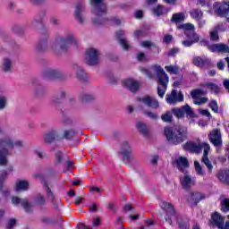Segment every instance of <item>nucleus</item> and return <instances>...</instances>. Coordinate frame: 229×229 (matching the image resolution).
I'll return each mask as SVG.
<instances>
[{
	"instance_id": "1",
	"label": "nucleus",
	"mask_w": 229,
	"mask_h": 229,
	"mask_svg": "<svg viewBox=\"0 0 229 229\" xmlns=\"http://www.w3.org/2000/svg\"><path fill=\"white\" fill-rule=\"evenodd\" d=\"M69 44L73 46V47H78V46H80V41H78L74 33L68 32L64 36L57 34L54 38L51 49L55 52L56 55H60L61 53H65L67 49H69Z\"/></svg>"
},
{
	"instance_id": "2",
	"label": "nucleus",
	"mask_w": 229,
	"mask_h": 229,
	"mask_svg": "<svg viewBox=\"0 0 229 229\" xmlns=\"http://www.w3.org/2000/svg\"><path fill=\"white\" fill-rule=\"evenodd\" d=\"M24 148V141L18 140L13 141V138L10 135H5L0 138V165H6L8 164V157L10 150L13 148Z\"/></svg>"
},
{
	"instance_id": "3",
	"label": "nucleus",
	"mask_w": 229,
	"mask_h": 229,
	"mask_svg": "<svg viewBox=\"0 0 229 229\" xmlns=\"http://www.w3.org/2000/svg\"><path fill=\"white\" fill-rule=\"evenodd\" d=\"M183 149L186 151H191V153H200L201 149L204 150V154L202 157V162L206 165V167L208 170V173H212V169H214V165H212V162L208 159V152L210 151V145L207 142L204 143H194L192 141H188L183 145Z\"/></svg>"
},
{
	"instance_id": "4",
	"label": "nucleus",
	"mask_w": 229,
	"mask_h": 229,
	"mask_svg": "<svg viewBox=\"0 0 229 229\" xmlns=\"http://www.w3.org/2000/svg\"><path fill=\"white\" fill-rule=\"evenodd\" d=\"M89 4L93 7L91 11V22L94 26L105 24L106 22V18H105L106 4L103 0H89Z\"/></svg>"
},
{
	"instance_id": "5",
	"label": "nucleus",
	"mask_w": 229,
	"mask_h": 229,
	"mask_svg": "<svg viewBox=\"0 0 229 229\" xmlns=\"http://www.w3.org/2000/svg\"><path fill=\"white\" fill-rule=\"evenodd\" d=\"M150 71L156 72L157 83V95L164 98L165 96V90H167V85L169 83V75L165 73L164 68L158 64H155L150 68Z\"/></svg>"
},
{
	"instance_id": "6",
	"label": "nucleus",
	"mask_w": 229,
	"mask_h": 229,
	"mask_svg": "<svg viewBox=\"0 0 229 229\" xmlns=\"http://www.w3.org/2000/svg\"><path fill=\"white\" fill-rule=\"evenodd\" d=\"M138 101L140 103V108H141L144 115H147V117H149V119H152L153 121H157L158 119V114L146 110V107L152 108L153 110H157L158 106H160V104L158 103V100H157L155 98L150 96H144L142 98H138Z\"/></svg>"
},
{
	"instance_id": "7",
	"label": "nucleus",
	"mask_w": 229,
	"mask_h": 229,
	"mask_svg": "<svg viewBox=\"0 0 229 229\" xmlns=\"http://www.w3.org/2000/svg\"><path fill=\"white\" fill-rule=\"evenodd\" d=\"M178 30H182L184 31L185 37L188 39L182 40V45L184 47H191L193 44H198L199 42V35H198L194 30V24L192 23H184L177 26Z\"/></svg>"
},
{
	"instance_id": "8",
	"label": "nucleus",
	"mask_w": 229,
	"mask_h": 229,
	"mask_svg": "<svg viewBox=\"0 0 229 229\" xmlns=\"http://www.w3.org/2000/svg\"><path fill=\"white\" fill-rule=\"evenodd\" d=\"M165 135L171 144H174L176 146L178 144H182L183 140H187V129L182 127L171 129L166 127L165 129Z\"/></svg>"
},
{
	"instance_id": "9",
	"label": "nucleus",
	"mask_w": 229,
	"mask_h": 229,
	"mask_svg": "<svg viewBox=\"0 0 229 229\" xmlns=\"http://www.w3.org/2000/svg\"><path fill=\"white\" fill-rule=\"evenodd\" d=\"M160 207L163 210L166 211V217H165L166 223L173 225V222L176 221L179 225V228H183V225L180 224V220H179L180 216H178V215L176 214V211H174V206H173V204L166 201H163Z\"/></svg>"
},
{
	"instance_id": "10",
	"label": "nucleus",
	"mask_w": 229,
	"mask_h": 229,
	"mask_svg": "<svg viewBox=\"0 0 229 229\" xmlns=\"http://www.w3.org/2000/svg\"><path fill=\"white\" fill-rule=\"evenodd\" d=\"M131 153L132 150L130 143L128 141H123L120 148L119 157L124 164H130V162H133V160H135V157Z\"/></svg>"
},
{
	"instance_id": "11",
	"label": "nucleus",
	"mask_w": 229,
	"mask_h": 229,
	"mask_svg": "<svg viewBox=\"0 0 229 229\" xmlns=\"http://www.w3.org/2000/svg\"><path fill=\"white\" fill-rule=\"evenodd\" d=\"M99 56L101 52L97 48H88L86 50L85 61L88 65H98L99 64Z\"/></svg>"
},
{
	"instance_id": "12",
	"label": "nucleus",
	"mask_w": 229,
	"mask_h": 229,
	"mask_svg": "<svg viewBox=\"0 0 229 229\" xmlns=\"http://www.w3.org/2000/svg\"><path fill=\"white\" fill-rule=\"evenodd\" d=\"M85 3L78 2L75 5L74 17L78 24L83 26L87 22V18L85 17Z\"/></svg>"
},
{
	"instance_id": "13",
	"label": "nucleus",
	"mask_w": 229,
	"mask_h": 229,
	"mask_svg": "<svg viewBox=\"0 0 229 229\" xmlns=\"http://www.w3.org/2000/svg\"><path fill=\"white\" fill-rule=\"evenodd\" d=\"M172 114L178 119H182L183 115H188L189 117H195L194 112H192V108L190 107L189 105H185L181 107H174L172 109Z\"/></svg>"
},
{
	"instance_id": "14",
	"label": "nucleus",
	"mask_w": 229,
	"mask_h": 229,
	"mask_svg": "<svg viewBox=\"0 0 229 229\" xmlns=\"http://www.w3.org/2000/svg\"><path fill=\"white\" fill-rule=\"evenodd\" d=\"M213 10L218 17H226L227 13H229V2H215Z\"/></svg>"
},
{
	"instance_id": "15",
	"label": "nucleus",
	"mask_w": 229,
	"mask_h": 229,
	"mask_svg": "<svg viewBox=\"0 0 229 229\" xmlns=\"http://www.w3.org/2000/svg\"><path fill=\"white\" fill-rule=\"evenodd\" d=\"M36 53H46L49 49V33L42 34L35 47Z\"/></svg>"
},
{
	"instance_id": "16",
	"label": "nucleus",
	"mask_w": 229,
	"mask_h": 229,
	"mask_svg": "<svg viewBox=\"0 0 229 229\" xmlns=\"http://www.w3.org/2000/svg\"><path fill=\"white\" fill-rule=\"evenodd\" d=\"M44 80H62L64 73L55 68H47L43 72Z\"/></svg>"
},
{
	"instance_id": "17",
	"label": "nucleus",
	"mask_w": 229,
	"mask_h": 229,
	"mask_svg": "<svg viewBox=\"0 0 229 229\" xmlns=\"http://www.w3.org/2000/svg\"><path fill=\"white\" fill-rule=\"evenodd\" d=\"M208 139L211 144L215 146V148H221L223 146V140L221 138V131L218 129L213 130L209 134H208Z\"/></svg>"
},
{
	"instance_id": "18",
	"label": "nucleus",
	"mask_w": 229,
	"mask_h": 229,
	"mask_svg": "<svg viewBox=\"0 0 229 229\" xmlns=\"http://www.w3.org/2000/svg\"><path fill=\"white\" fill-rule=\"evenodd\" d=\"M165 99L168 105H176V103H182L183 101V94L178 92L176 89H173L170 94L166 95Z\"/></svg>"
},
{
	"instance_id": "19",
	"label": "nucleus",
	"mask_w": 229,
	"mask_h": 229,
	"mask_svg": "<svg viewBox=\"0 0 229 229\" xmlns=\"http://www.w3.org/2000/svg\"><path fill=\"white\" fill-rule=\"evenodd\" d=\"M12 203L13 205H21L27 214L33 212V205L26 199H21L19 197H13Z\"/></svg>"
},
{
	"instance_id": "20",
	"label": "nucleus",
	"mask_w": 229,
	"mask_h": 229,
	"mask_svg": "<svg viewBox=\"0 0 229 229\" xmlns=\"http://www.w3.org/2000/svg\"><path fill=\"white\" fill-rule=\"evenodd\" d=\"M123 87L130 90V92H138L140 89V82L139 81H135L134 79H125L122 82Z\"/></svg>"
},
{
	"instance_id": "21",
	"label": "nucleus",
	"mask_w": 229,
	"mask_h": 229,
	"mask_svg": "<svg viewBox=\"0 0 229 229\" xmlns=\"http://www.w3.org/2000/svg\"><path fill=\"white\" fill-rule=\"evenodd\" d=\"M60 129H52L44 135V141L47 144H51L53 140H61Z\"/></svg>"
},
{
	"instance_id": "22",
	"label": "nucleus",
	"mask_w": 229,
	"mask_h": 229,
	"mask_svg": "<svg viewBox=\"0 0 229 229\" xmlns=\"http://www.w3.org/2000/svg\"><path fill=\"white\" fill-rule=\"evenodd\" d=\"M207 197L205 194L199 191H191L188 196V201L193 206L196 207L199 201H203Z\"/></svg>"
},
{
	"instance_id": "23",
	"label": "nucleus",
	"mask_w": 229,
	"mask_h": 229,
	"mask_svg": "<svg viewBox=\"0 0 229 229\" xmlns=\"http://www.w3.org/2000/svg\"><path fill=\"white\" fill-rule=\"evenodd\" d=\"M72 69L76 78H78L80 81H82V83H87L89 81V76L87 73H85V71H83L80 65L72 64Z\"/></svg>"
},
{
	"instance_id": "24",
	"label": "nucleus",
	"mask_w": 229,
	"mask_h": 229,
	"mask_svg": "<svg viewBox=\"0 0 229 229\" xmlns=\"http://www.w3.org/2000/svg\"><path fill=\"white\" fill-rule=\"evenodd\" d=\"M183 174L184 175L181 177V185L183 189L189 191L191 187H194V185L196 184V181L187 173H183Z\"/></svg>"
},
{
	"instance_id": "25",
	"label": "nucleus",
	"mask_w": 229,
	"mask_h": 229,
	"mask_svg": "<svg viewBox=\"0 0 229 229\" xmlns=\"http://www.w3.org/2000/svg\"><path fill=\"white\" fill-rule=\"evenodd\" d=\"M174 164L181 173H187L189 169V160L185 157H179L174 160Z\"/></svg>"
},
{
	"instance_id": "26",
	"label": "nucleus",
	"mask_w": 229,
	"mask_h": 229,
	"mask_svg": "<svg viewBox=\"0 0 229 229\" xmlns=\"http://www.w3.org/2000/svg\"><path fill=\"white\" fill-rule=\"evenodd\" d=\"M116 37L119 38L120 46H122L123 51H128L131 46H130V43L123 38L124 37V30H118L116 32Z\"/></svg>"
},
{
	"instance_id": "27",
	"label": "nucleus",
	"mask_w": 229,
	"mask_h": 229,
	"mask_svg": "<svg viewBox=\"0 0 229 229\" xmlns=\"http://www.w3.org/2000/svg\"><path fill=\"white\" fill-rule=\"evenodd\" d=\"M211 219L216 228H223V224L225 223V216H221V214L215 212L211 216Z\"/></svg>"
},
{
	"instance_id": "28",
	"label": "nucleus",
	"mask_w": 229,
	"mask_h": 229,
	"mask_svg": "<svg viewBox=\"0 0 229 229\" xmlns=\"http://www.w3.org/2000/svg\"><path fill=\"white\" fill-rule=\"evenodd\" d=\"M193 64L197 67H210V60L207 58H201L200 56L194 57Z\"/></svg>"
},
{
	"instance_id": "29",
	"label": "nucleus",
	"mask_w": 229,
	"mask_h": 229,
	"mask_svg": "<svg viewBox=\"0 0 229 229\" xmlns=\"http://www.w3.org/2000/svg\"><path fill=\"white\" fill-rule=\"evenodd\" d=\"M74 135H76V132L74 131L73 129H64L63 131L62 130H60V139L61 140L63 139H66L67 140H71V139H72V137H74Z\"/></svg>"
},
{
	"instance_id": "30",
	"label": "nucleus",
	"mask_w": 229,
	"mask_h": 229,
	"mask_svg": "<svg viewBox=\"0 0 229 229\" xmlns=\"http://www.w3.org/2000/svg\"><path fill=\"white\" fill-rule=\"evenodd\" d=\"M12 67H13V62L12 59L8 57L4 59L2 63V71H4V72H11Z\"/></svg>"
},
{
	"instance_id": "31",
	"label": "nucleus",
	"mask_w": 229,
	"mask_h": 229,
	"mask_svg": "<svg viewBox=\"0 0 229 229\" xmlns=\"http://www.w3.org/2000/svg\"><path fill=\"white\" fill-rule=\"evenodd\" d=\"M15 189L17 192H20L21 191H28V189H30V182L19 181L16 182Z\"/></svg>"
},
{
	"instance_id": "32",
	"label": "nucleus",
	"mask_w": 229,
	"mask_h": 229,
	"mask_svg": "<svg viewBox=\"0 0 229 229\" xmlns=\"http://www.w3.org/2000/svg\"><path fill=\"white\" fill-rule=\"evenodd\" d=\"M185 21V13H177L173 14L171 22H174L175 24H180V22H183Z\"/></svg>"
},
{
	"instance_id": "33",
	"label": "nucleus",
	"mask_w": 229,
	"mask_h": 229,
	"mask_svg": "<svg viewBox=\"0 0 229 229\" xmlns=\"http://www.w3.org/2000/svg\"><path fill=\"white\" fill-rule=\"evenodd\" d=\"M136 128L143 137H148V133H149V131H148V127L146 126V123L142 122H138L136 123Z\"/></svg>"
},
{
	"instance_id": "34",
	"label": "nucleus",
	"mask_w": 229,
	"mask_h": 229,
	"mask_svg": "<svg viewBox=\"0 0 229 229\" xmlns=\"http://www.w3.org/2000/svg\"><path fill=\"white\" fill-rule=\"evenodd\" d=\"M165 69L166 72H169V74L177 75L180 74V72H182V68H180V66H178L177 64L165 66Z\"/></svg>"
},
{
	"instance_id": "35",
	"label": "nucleus",
	"mask_w": 229,
	"mask_h": 229,
	"mask_svg": "<svg viewBox=\"0 0 229 229\" xmlns=\"http://www.w3.org/2000/svg\"><path fill=\"white\" fill-rule=\"evenodd\" d=\"M218 180L223 183H229V170H221L218 174Z\"/></svg>"
},
{
	"instance_id": "36",
	"label": "nucleus",
	"mask_w": 229,
	"mask_h": 229,
	"mask_svg": "<svg viewBox=\"0 0 229 229\" xmlns=\"http://www.w3.org/2000/svg\"><path fill=\"white\" fill-rule=\"evenodd\" d=\"M190 15L191 19H195V21H201L203 19V11L200 9H193L190 12Z\"/></svg>"
},
{
	"instance_id": "37",
	"label": "nucleus",
	"mask_w": 229,
	"mask_h": 229,
	"mask_svg": "<svg viewBox=\"0 0 229 229\" xmlns=\"http://www.w3.org/2000/svg\"><path fill=\"white\" fill-rule=\"evenodd\" d=\"M46 192L48 199H51L53 205L56 207V203H60V200L55 199V195L53 194V191H51V188H49V186L46 187Z\"/></svg>"
},
{
	"instance_id": "38",
	"label": "nucleus",
	"mask_w": 229,
	"mask_h": 229,
	"mask_svg": "<svg viewBox=\"0 0 229 229\" xmlns=\"http://www.w3.org/2000/svg\"><path fill=\"white\" fill-rule=\"evenodd\" d=\"M64 99H65V92L62 91L59 94L55 95L52 101L55 105H60V103H62Z\"/></svg>"
},
{
	"instance_id": "39",
	"label": "nucleus",
	"mask_w": 229,
	"mask_h": 229,
	"mask_svg": "<svg viewBox=\"0 0 229 229\" xmlns=\"http://www.w3.org/2000/svg\"><path fill=\"white\" fill-rule=\"evenodd\" d=\"M43 21H44V16H36L32 21L31 25L34 29H37L39 26H42Z\"/></svg>"
},
{
	"instance_id": "40",
	"label": "nucleus",
	"mask_w": 229,
	"mask_h": 229,
	"mask_svg": "<svg viewBox=\"0 0 229 229\" xmlns=\"http://www.w3.org/2000/svg\"><path fill=\"white\" fill-rule=\"evenodd\" d=\"M221 211L229 212V199H223L220 202Z\"/></svg>"
},
{
	"instance_id": "41",
	"label": "nucleus",
	"mask_w": 229,
	"mask_h": 229,
	"mask_svg": "<svg viewBox=\"0 0 229 229\" xmlns=\"http://www.w3.org/2000/svg\"><path fill=\"white\" fill-rule=\"evenodd\" d=\"M191 96L193 99H198L201 98V96H205V91H203V89H194L191 92Z\"/></svg>"
},
{
	"instance_id": "42",
	"label": "nucleus",
	"mask_w": 229,
	"mask_h": 229,
	"mask_svg": "<svg viewBox=\"0 0 229 229\" xmlns=\"http://www.w3.org/2000/svg\"><path fill=\"white\" fill-rule=\"evenodd\" d=\"M219 26L215 27L214 30L210 32V38L211 40L217 42L219 40Z\"/></svg>"
},
{
	"instance_id": "43",
	"label": "nucleus",
	"mask_w": 229,
	"mask_h": 229,
	"mask_svg": "<svg viewBox=\"0 0 229 229\" xmlns=\"http://www.w3.org/2000/svg\"><path fill=\"white\" fill-rule=\"evenodd\" d=\"M204 87H208V89H210L211 92H214L215 94H217V92H219V86L212 82H206L204 84Z\"/></svg>"
},
{
	"instance_id": "44",
	"label": "nucleus",
	"mask_w": 229,
	"mask_h": 229,
	"mask_svg": "<svg viewBox=\"0 0 229 229\" xmlns=\"http://www.w3.org/2000/svg\"><path fill=\"white\" fill-rule=\"evenodd\" d=\"M80 99L82 103H86L87 101H92L94 99V95H90L89 93H82L80 95Z\"/></svg>"
},
{
	"instance_id": "45",
	"label": "nucleus",
	"mask_w": 229,
	"mask_h": 229,
	"mask_svg": "<svg viewBox=\"0 0 229 229\" xmlns=\"http://www.w3.org/2000/svg\"><path fill=\"white\" fill-rule=\"evenodd\" d=\"M195 171L199 176H205V171H203V167L199 165V161L194 162Z\"/></svg>"
},
{
	"instance_id": "46",
	"label": "nucleus",
	"mask_w": 229,
	"mask_h": 229,
	"mask_svg": "<svg viewBox=\"0 0 229 229\" xmlns=\"http://www.w3.org/2000/svg\"><path fill=\"white\" fill-rule=\"evenodd\" d=\"M140 46H141V47H145V49H149L150 47H157V45L153 41L149 40L141 41L140 43Z\"/></svg>"
},
{
	"instance_id": "47",
	"label": "nucleus",
	"mask_w": 229,
	"mask_h": 229,
	"mask_svg": "<svg viewBox=\"0 0 229 229\" xmlns=\"http://www.w3.org/2000/svg\"><path fill=\"white\" fill-rule=\"evenodd\" d=\"M161 119L165 123H171L173 121V112L167 111L165 114H162Z\"/></svg>"
},
{
	"instance_id": "48",
	"label": "nucleus",
	"mask_w": 229,
	"mask_h": 229,
	"mask_svg": "<svg viewBox=\"0 0 229 229\" xmlns=\"http://www.w3.org/2000/svg\"><path fill=\"white\" fill-rule=\"evenodd\" d=\"M41 223L44 225H54V223H56V220L54 217L43 216L41 217Z\"/></svg>"
},
{
	"instance_id": "49",
	"label": "nucleus",
	"mask_w": 229,
	"mask_h": 229,
	"mask_svg": "<svg viewBox=\"0 0 229 229\" xmlns=\"http://www.w3.org/2000/svg\"><path fill=\"white\" fill-rule=\"evenodd\" d=\"M8 106V98L6 96H0V110H4Z\"/></svg>"
},
{
	"instance_id": "50",
	"label": "nucleus",
	"mask_w": 229,
	"mask_h": 229,
	"mask_svg": "<svg viewBox=\"0 0 229 229\" xmlns=\"http://www.w3.org/2000/svg\"><path fill=\"white\" fill-rule=\"evenodd\" d=\"M208 106H209V108H211V110L215 112V114H217L219 112V106L217 105V101L210 100Z\"/></svg>"
},
{
	"instance_id": "51",
	"label": "nucleus",
	"mask_w": 229,
	"mask_h": 229,
	"mask_svg": "<svg viewBox=\"0 0 229 229\" xmlns=\"http://www.w3.org/2000/svg\"><path fill=\"white\" fill-rule=\"evenodd\" d=\"M164 13V7L162 5H157L153 9V14L157 17H160Z\"/></svg>"
},
{
	"instance_id": "52",
	"label": "nucleus",
	"mask_w": 229,
	"mask_h": 229,
	"mask_svg": "<svg viewBox=\"0 0 229 229\" xmlns=\"http://www.w3.org/2000/svg\"><path fill=\"white\" fill-rule=\"evenodd\" d=\"M36 203L37 205H39V206L46 205V198L40 194L38 195L36 199Z\"/></svg>"
},
{
	"instance_id": "53",
	"label": "nucleus",
	"mask_w": 229,
	"mask_h": 229,
	"mask_svg": "<svg viewBox=\"0 0 229 229\" xmlns=\"http://www.w3.org/2000/svg\"><path fill=\"white\" fill-rule=\"evenodd\" d=\"M194 105H205L208 101V98H195Z\"/></svg>"
},
{
	"instance_id": "54",
	"label": "nucleus",
	"mask_w": 229,
	"mask_h": 229,
	"mask_svg": "<svg viewBox=\"0 0 229 229\" xmlns=\"http://www.w3.org/2000/svg\"><path fill=\"white\" fill-rule=\"evenodd\" d=\"M199 113L200 114V115L208 117V119H210L212 117V114H210V111H208V109H199Z\"/></svg>"
},
{
	"instance_id": "55",
	"label": "nucleus",
	"mask_w": 229,
	"mask_h": 229,
	"mask_svg": "<svg viewBox=\"0 0 229 229\" xmlns=\"http://www.w3.org/2000/svg\"><path fill=\"white\" fill-rule=\"evenodd\" d=\"M64 158H65V157H64V154H62V152H57L55 154L56 164H62V160H64Z\"/></svg>"
},
{
	"instance_id": "56",
	"label": "nucleus",
	"mask_w": 229,
	"mask_h": 229,
	"mask_svg": "<svg viewBox=\"0 0 229 229\" xmlns=\"http://www.w3.org/2000/svg\"><path fill=\"white\" fill-rule=\"evenodd\" d=\"M163 42H165V44H171V42H173V35H170V34L165 35L163 38Z\"/></svg>"
},
{
	"instance_id": "57",
	"label": "nucleus",
	"mask_w": 229,
	"mask_h": 229,
	"mask_svg": "<svg viewBox=\"0 0 229 229\" xmlns=\"http://www.w3.org/2000/svg\"><path fill=\"white\" fill-rule=\"evenodd\" d=\"M178 53H180V48L178 47L172 48L168 53V56H174L178 55Z\"/></svg>"
},
{
	"instance_id": "58",
	"label": "nucleus",
	"mask_w": 229,
	"mask_h": 229,
	"mask_svg": "<svg viewBox=\"0 0 229 229\" xmlns=\"http://www.w3.org/2000/svg\"><path fill=\"white\" fill-rule=\"evenodd\" d=\"M15 223H16L15 219L12 218V219L9 220V222L7 223L6 228H7V229H12V228H13V227L15 226Z\"/></svg>"
},
{
	"instance_id": "59",
	"label": "nucleus",
	"mask_w": 229,
	"mask_h": 229,
	"mask_svg": "<svg viewBox=\"0 0 229 229\" xmlns=\"http://www.w3.org/2000/svg\"><path fill=\"white\" fill-rule=\"evenodd\" d=\"M107 209L110 210L111 212H116L117 211V208L115 207V204H114V203H109L107 205Z\"/></svg>"
},
{
	"instance_id": "60",
	"label": "nucleus",
	"mask_w": 229,
	"mask_h": 229,
	"mask_svg": "<svg viewBox=\"0 0 229 229\" xmlns=\"http://www.w3.org/2000/svg\"><path fill=\"white\" fill-rule=\"evenodd\" d=\"M198 4L202 8H207V6H208L207 0H198Z\"/></svg>"
},
{
	"instance_id": "61",
	"label": "nucleus",
	"mask_w": 229,
	"mask_h": 229,
	"mask_svg": "<svg viewBox=\"0 0 229 229\" xmlns=\"http://www.w3.org/2000/svg\"><path fill=\"white\" fill-rule=\"evenodd\" d=\"M108 83H110L111 85H115V83H117V79L114 76H109Z\"/></svg>"
},
{
	"instance_id": "62",
	"label": "nucleus",
	"mask_w": 229,
	"mask_h": 229,
	"mask_svg": "<svg viewBox=\"0 0 229 229\" xmlns=\"http://www.w3.org/2000/svg\"><path fill=\"white\" fill-rule=\"evenodd\" d=\"M150 164H152V165H157V164H158V156H153Z\"/></svg>"
},
{
	"instance_id": "63",
	"label": "nucleus",
	"mask_w": 229,
	"mask_h": 229,
	"mask_svg": "<svg viewBox=\"0 0 229 229\" xmlns=\"http://www.w3.org/2000/svg\"><path fill=\"white\" fill-rule=\"evenodd\" d=\"M34 153H35V155H37V157H38V158H44V152H42L38 149H35Z\"/></svg>"
},
{
	"instance_id": "64",
	"label": "nucleus",
	"mask_w": 229,
	"mask_h": 229,
	"mask_svg": "<svg viewBox=\"0 0 229 229\" xmlns=\"http://www.w3.org/2000/svg\"><path fill=\"white\" fill-rule=\"evenodd\" d=\"M223 85L226 90H229V79H225L223 82Z\"/></svg>"
}]
</instances>
